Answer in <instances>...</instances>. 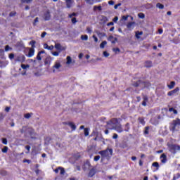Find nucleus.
I'll use <instances>...</instances> for the list:
<instances>
[{
  "instance_id": "obj_50",
  "label": "nucleus",
  "mask_w": 180,
  "mask_h": 180,
  "mask_svg": "<svg viewBox=\"0 0 180 180\" xmlns=\"http://www.w3.org/2000/svg\"><path fill=\"white\" fill-rule=\"evenodd\" d=\"M25 148L26 150H27V152H26V154H29V152L30 151V146H26Z\"/></svg>"
},
{
  "instance_id": "obj_28",
  "label": "nucleus",
  "mask_w": 180,
  "mask_h": 180,
  "mask_svg": "<svg viewBox=\"0 0 180 180\" xmlns=\"http://www.w3.org/2000/svg\"><path fill=\"white\" fill-rule=\"evenodd\" d=\"M156 8H158L159 9H163L164 8V5L160 4V3H158L156 4Z\"/></svg>"
},
{
  "instance_id": "obj_21",
  "label": "nucleus",
  "mask_w": 180,
  "mask_h": 180,
  "mask_svg": "<svg viewBox=\"0 0 180 180\" xmlns=\"http://www.w3.org/2000/svg\"><path fill=\"white\" fill-rule=\"evenodd\" d=\"M44 49H46L47 50H53V49H54V46L51 45V46H49L47 45V44H44Z\"/></svg>"
},
{
  "instance_id": "obj_49",
  "label": "nucleus",
  "mask_w": 180,
  "mask_h": 180,
  "mask_svg": "<svg viewBox=\"0 0 180 180\" xmlns=\"http://www.w3.org/2000/svg\"><path fill=\"white\" fill-rule=\"evenodd\" d=\"M150 129V127H145L144 134H148V129Z\"/></svg>"
},
{
  "instance_id": "obj_48",
  "label": "nucleus",
  "mask_w": 180,
  "mask_h": 180,
  "mask_svg": "<svg viewBox=\"0 0 180 180\" xmlns=\"http://www.w3.org/2000/svg\"><path fill=\"white\" fill-rule=\"evenodd\" d=\"M152 165L153 167H155L156 168H158V167H160V165L157 162H153Z\"/></svg>"
},
{
  "instance_id": "obj_58",
  "label": "nucleus",
  "mask_w": 180,
  "mask_h": 180,
  "mask_svg": "<svg viewBox=\"0 0 180 180\" xmlns=\"http://www.w3.org/2000/svg\"><path fill=\"white\" fill-rule=\"evenodd\" d=\"M52 54H53V56H54L55 57H58L59 53L57 52V51H55V52H53Z\"/></svg>"
},
{
  "instance_id": "obj_35",
  "label": "nucleus",
  "mask_w": 180,
  "mask_h": 180,
  "mask_svg": "<svg viewBox=\"0 0 180 180\" xmlns=\"http://www.w3.org/2000/svg\"><path fill=\"white\" fill-rule=\"evenodd\" d=\"M30 44L32 46V49H34V45L36 44V41H31Z\"/></svg>"
},
{
  "instance_id": "obj_53",
  "label": "nucleus",
  "mask_w": 180,
  "mask_h": 180,
  "mask_svg": "<svg viewBox=\"0 0 180 180\" xmlns=\"http://www.w3.org/2000/svg\"><path fill=\"white\" fill-rule=\"evenodd\" d=\"M38 22H39V18L37 17L34 20V23H33L34 26H36V23H37Z\"/></svg>"
},
{
  "instance_id": "obj_39",
  "label": "nucleus",
  "mask_w": 180,
  "mask_h": 180,
  "mask_svg": "<svg viewBox=\"0 0 180 180\" xmlns=\"http://www.w3.org/2000/svg\"><path fill=\"white\" fill-rule=\"evenodd\" d=\"M112 51H114V53H120V49L119 48H114L112 49Z\"/></svg>"
},
{
  "instance_id": "obj_37",
  "label": "nucleus",
  "mask_w": 180,
  "mask_h": 180,
  "mask_svg": "<svg viewBox=\"0 0 180 180\" xmlns=\"http://www.w3.org/2000/svg\"><path fill=\"white\" fill-rule=\"evenodd\" d=\"M9 50H12V48L9 45H6L5 46V51H9Z\"/></svg>"
},
{
  "instance_id": "obj_30",
  "label": "nucleus",
  "mask_w": 180,
  "mask_h": 180,
  "mask_svg": "<svg viewBox=\"0 0 180 180\" xmlns=\"http://www.w3.org/2000/svg\"><path fill=\"white\" fill-rule=\"evenodd\" d=\"M9 16H10V18H13V17L16 16V11H11L9 13Z\"/></svg>"
},
{
  "instance_id": "obj_11",
  "label": "nucleus",
  "mask_w": 180,
  "mask_h": 180,
  "mask_svg": "<svg viewBox=\"0 0 180 180\" xmlns=\"http://www.w3.org/2000/svg\"><path fill=\"white\" fill-rule=\"evenodd\" d=\"M179 91V88L176 87L174 90L169 91L167 95L168 96H172L173 95H175V94H176V92H178Z\"/></svg>"
},
{
  "instance_id": "obj_23",
  "label": "nucleus",
  "mask_w": 180,
  "mask_h": 180,
  "mask_svg": "<svg viewBox=\"0 0 180 180\" xmlns=\"http://www.w3.org/2000/svg\"><path fill=\"white\" fill-rule=\"evenodd\" d=\"M21 68H22V70H27V68H30V65L21 64Z\"/></svg>"
},
{
  "instance_id": "obj_60",
  "label": "nucleus",
  "mask_w": 180,
  "mask_h": 180,
  "mask_svg": "<svg viewBox=\"0 0 180 180\" xmlns=\"http://www.w3.org/2000/svg\"><path fill=\"white\" fill-rule=\"evenodd\" d=\"M113 22H115V23H116V22H117V20H119V17L116 16L113 18Z\"/></svg>"
},
{
  "instance_id": "obj_27",
  "label": "nucleus",
  "mask_w": 180,
  "mask_h": 180,
  "mask_svg": "<svg viewBox=\"0 0 180 180\" xmlns=\"http://www.w3.org/2000/svg\"><path fill=\"white\" fill-rule=\"evenodd\" d=\"M174 86H175V82H171L170 84L168 85V88L169 89H172V88H174Z\"/></svg>"
},
{
  "instance_id": "obj_6",
  "label": "nucleus",
  "mask_w": 180,
  "mask_h": 180,
  "mask_svg": "<svg viewBox=\"0 0 180 180\" xmlns=\"http://www.w3.org/2000/svg\"><path fill=\"white\" fill-rule=\"evenodd\" d=\"M54 47L59 52L64 51V50H65V49H66L65 46H61V44H60V43H55Z\"/></svg>"
},
{
  "instance_id": "obj_29",
  "label": "nucleus",
  "mask_w": 180,
  "mask_h": 180,
  "mask_svg": "<svg viewBox=\"0 0 180 180\" xmlns=\"http://www.w3.org/2000/svg\"><path fill=\"white\" fill-rule=\"evenodd\" d=\"M32 115H33L32 113H27L24 115V117L25 119H30V117H32Z\"/></svg>"
},
{
  "instance_id": "obj_62",
  "label": "nucleus",
  "mask_w": 180,
  "mask_h": 180,
  "mask_svg": "<svg viewBox=\"0 0 180 180\" xmlns=\"http://www.w3.org/2000/svg\"><path fill=\"white\" fill-rule=\"evenodd\" d=\"M108 4H109V5H115V1H113L112 0L109 1H108Z\"/></svg>"
},
{
  "instance_id": "obj_61",
  "label": "nucleus",
  "mask_w": 180,
  "mask_h": 180,
  "mask_svg": "<svg viewBox=\"0 0 180 180\" xmlns=\"http://www.w3.org/2000/svg\"><path fill=\"white\" fill-rule=\"evenodd\" d=\"M93 39H94V41H95L96 43H98V37H96V36L93 35Z\"/></svg>"
},
{
  "instance_id": "obj_34",
  "label": "nucleus",
  "mask_w": 180,
  "mask_h": 180,
  "mask_svg": "<svg viewBox=\"0 0 180 180\" xmlns=\"http://www.w3.org/2000/svg\"><path fill=\"white\" fill-rule=\"evenodd\" d=\"M130 126V124H129V123H127L126 124H125V129H124V131H129V129H130L129 127Z\"/></svg>"
},
{
  "instance_id": "obj_57",
  "label": "nucleus",
  "mask_w": 180,
  "mask_h": 180,
  "mask_svg": "<svg viewBox=\"0 0 180 180\" xmlns=\"http://www.w3.org/2000/svg\"><path fill=\"white\" fill-rule=\"evenodd\" d=\"M72 23H73V24L77 23V18H72Z\"/></svg>"
},
{
  "instance_id": "obj_33",
  "label": "nucleus",
  "mask_w": 180,
  "mask_h": 180,
  "mask_svg": "<svg viewBox=\"0 0 180 180\" xmlns=\"http://www.w3.org/2000/svg\"><path fill=\"white\" fill-rule=\"evenodd\" d=\"M96 34H97L98 37H103V36H105V33H102V32H99V31L96 32Z\"/></svg>"
},
{
  "instance_id": "obj_54",
  "label": "nucleus",
  "mask_w": 180,
  "mask_h": 180,
  "mask_svg": "<svg viewBox=\"0 0 180 180\" xmlns=\"http://www.w3.org/2000/svg\"><path fill=\"white\" fill-rule=\"evenodd\" d=\"M46 35H47V32H44L41 34V37L42 39H44V37H46Z\"/></svg>"
},
{
  "instance_id": "obj_42",
  "label": "nucleus",
  "mask_w": 180,
  "mask_h": 180,
  "mask_svg": "<svg viewBox=\"0 0 180 180\" xmlns=\"http://www.w3.org/2000/svg\"><path fill=\"white\" fill-rule=\"evenodd\" d=\"M140 84H141V82L139 81V82H136V83H134L133 85H134L135 87H137V86H140Z\"/></svg>"
},
{
  "instance_id": "obj_55",
  "label": "nucleus",
  "mask_w": 180,
  "mask_h": 180,
  "mask_svg": "<svg viewBox=\"0 0 180 180\" xmlns=\"http://www.w3.org/2000/svg\"><path fill=\"white\" fill-rule=\"evenodd\" d=\"M103 56H104V57H109V56H110V54H109V53H108L107 51H104Z\"/></svg>"
},
{
  "instance_id": "obj_36",
  "label": "nucleus",
  "mask_w": 180,
  "mask_h": 180,
  "mask_svg": "<svg viewBox=\"0 0 180 180\" xmlns=\"http://www.w3.org/2000/svg\"><path fill=\"white\" fill-rule=\"evenodd\" d=\"M22 4H30L32 0H21Z\"/></svg>"
},
{
  "instance_id": "obj_41",
  "label": "nucleus",
  "mask_w": 180,
  "mask_h": 180,
  "mask_svg": "<svg viewBox=\"0 0 180 180\" xmlns=\"http://www.w3.org/2000/svg\"><path fill=\"white\" fill-rule=\"evenodd\" d=\"M180 179V174H176L174 178H173V180H176V179Z\"/></svg>"
},
{
  "instance_id": "obj_8",
  "label": "nucleus",
  "mask_w": 180,
  "mask_h": 180,
  "mask_svg": "<svg viewBox=\"0 0 180 180\" xmlns=\"http://www.w3.org/2000/svg\"><path fill=\"white\" fill-rule=\"evenodd\" d=\"M54 171H55L56 174H58L59 171H60V175H64V174H65V170L64 169V168H63L61 167H58Z\"/></svg>"
},
{
  "instance_id": "obj_46",
  "label": "nucleus",
  "mask_w": 180,
  "mask_h": 180,
  "mask_svg": "<svg viewBox=\"0 0 180 180\" xmlns=\"http://www.w3.org/2000/svg\"><path fill=\"white\" fill-rule=\"evenodd\" d=\"M1 151L2 153H8V146H4Z\"/></svg>"
},
{
  "instance_id": "obj_13",
  "label": "nucleus",
  "mask_w": 180,
  "mask_h": 180,
  "mask_svg": "<svg viewBox=\"0 0 180 180\" xmlns=\"http://www.w3.org/2000/svg\"><path fill=\"white\" fill-rule=\"evenodd\" d=\"M34 56V48H30L29 53L27 54V57H33Z\"/></svg>"
},
{
  "instance_id": "obj_25",
  "label": "nucleus",
  "mask_w": 180,
  "mask_h": 180,
  "mask_svg": "<svg viewBox=\"0 0 180 180\" xmlns=\"http://www.w3.org/2000/svg\"><path fill=\"white\" fill-rule=\"evenodd\" d=\"M84 136L86 137L89 136V128H84Z\"/></svg>"
},
{
  "instance_id": "obj_56",
  "label": "nucleus",
  "mask_w": 180,
  "mask_h": 180,
  "mask_svg": "<svg viewBox=\"0 0 180 180\" xmlns=\"http://www.w3.org/2000/svg\"><path fill=\"white\" fill-rule=\"evenodd\" d=\"M119 6H122V4L120 3L116 4L115 6H114V8L115 9H117V8H119Z\"/></svg>"
},
{
  "instance_id": "obj_9",
  "label": "nucleus",
  "mask_w": 180,
  "mask_h": 180,
  "mask_svg": "<svg viewBox=\"0 0 180 180\" xmlns=\"http://www.w3.org/2000/svg\"><path fill=\"white\" fill-rule=\"evenodd\" d=\"M51 18V15H50V11H47L44 13L43 18L44 20H50V18Z\"/></svg>"
},
{
  "instance_id": "obj_18",
  "label": "nucleus",
  "mask_w": 180,
  "mask_h": 180,
  "mask_svg": "<svg viewBox=\"0 0 180 180\" xmlns=\"http://www.w3.org/2000/svg\"><path fill=\"white\" fill-rule=\"evenodd\" d=\"M90 167H91V163L89 162H86L82 168L84 171H86V169H88V168H89Z\"/></svg>"
},
{
  "instance_id": "obj_10",
  "label": "nucleus",
  "mask_w": 180,
  "mask_h": 180,
  "mask_svg": "<svg viewBox=\"0 0 180 180\" xmlns=\"http://www.w3.org/2000/svg\"><path fill=\"white\" fill-rule=\"evenodd\" d=\"M65 4H66V8L70 9V8L72 7V4H74V0H66Z\"/></svg>"
},
{
  "instance_id": "obj_63",
  "label": "nucleus",
  "mask_w": 180,
  "mask_h": 180,
  "mask_svg": "<svg viewBox=\"0 0 180 180\" xmlns=\"http://www.w3.org/2000/svg\"><path fill=\"white\" fill-rule=\"evenodd\" d=\"M72 16H77V13H73L72 14L69 15V18H72Z\"/></svg>"
},
{
  "instance_id": "obj_24",
  "label": "nucleus",
  "mask_w": 180,
  "mask_h": 180,
  "mask_svg": "<svg viewBox=\"0 0 180 180\" xmlns=\"http://www.w3.org/2000/svg\"><path fill=\"white\" fill-rule=\"evenodd\" d=\"M142 34H143V32L137 31L136 32V39H140V37L142 36Z\"/></svg>"
},
{
  "instance_id": "obj_51",
  "label": "nucleus",
  "mask_w": 180,
  "mask_h": 180,
  "mask_svg": "<svg viewBox=\"0 0 180 180\" xmlns=\"http://www.w3.org/2000/svg\"><path fill=\"white\" fill-rule=\"evenodd\" d=\"M86 30H87V32L89 33L90 34L91 33H92V29H91V27H87Z\"/></svg>"
},
{
  "instance_id": "obj_5",
  "label": "nucleus",
  "mask_w": 180,
  "mask_h": 180,
  "mask_svg": "<svg viewBox=\"0 0 180 180\" xmlns=\"http://www.w3.org/2000/svg\"><path fill=\"white\" fill-rule=\"evenodd\" d=\"M8 64H9V62L6 60V58H4V59H0V68L6 67Z\"/></svg>"
},
{
  "instance_id": "obj_52",
  "label": "nucleus",
  "mask_w": 180,
  "mask_h": 180,
  "mask_svg": "<svg viewBox=\"0 0 180 180\" xmlns=\"http://www.w3.org/2000/svg\"><path fill=\"white\" fill-rule=\"evenodd\" d=\"M122 19V20H127V19H129V15H123Z\"/></svg>"
},
{
  "instance_id": "obj_40",
  "label": "nucleus",
  "mask_w": 180,
  "mask_h": 180,
  "mask_svg": "<svg viewBox=\"0 0 180 180\" xmlns=\"http://www.w3.org/2000/svg\"><path fill=\"white\" fill-rule=\"evenodd\" d=\"M86 4H89V5H94V0H85Z\"/></svg>"
},
{
  "instance_id": "obj_12",
  "label": "nucleus",
  "mask_w": 180,
  "mask_h": 180,
  "mask_svg": "<svg viewBox=\"0 0 180 180\" xmlns=\"http://www.w3.org/2000/svg\"><path fill=\"white\" fill-rule=\"evenodd\" d=\"M25 60L26 57H25L24 55H20L17 58V61H19L20 63H25Z\"/></svg>"
},
{
  "instance_id": "obj_19",
  "label": "nucleus",
  "mask_w": 180,
  "mask_h": 180,
  "mask_svg": "<svg viewBox=\"0 0 180 180\" xmlns=\"http://www.w3.org/2000/svg\"><path fill=\"white\" fill-rule=\"evenodd\" d=\"M68 126L71 127L72 130H76L77 129V126H75V124L74 122H68Z\"/></svg>"
},
{
  "instance_id": "obj_44",
  "label": "nucleus",
  "mask_w": 180,
  "mask_h": 180,
  "mask_svg": "<svg viewBox=\"0 0 180 180\" xmlns=\"http://www.w3.org/2000/svg\"><path fill=\"white\" fill-rule=\"evenodd\" d=\"M2 143L6 146V144H8V140L6 138H3Z\"/></svg>"
},
{
  "instance_id": "obj_47",
  "label": "nucleus",
  "mask_w": 180,
  "mask_h": 180,
  "mask_svg": "<svg viewBox=\"0 0 180 180\" xmlns=\"http://www.w3.org/2000/svg\"><path fill=\"white\" fill-rule=\"evenodd\" d=\"M100 160H101L100 155H97L94 157V161L97 162V161H99Z\"/></svg>"
},
{
  "instance_id": "obj_64",
  "label": "nucleus",
  "mask_w": 180,
  "mask_h": 180,
  "mask_svg": "<svg viewBox=\"0 0 180 180\" xmlns=\"http://www.w3.org/2000/svg\"><path fill=\"white\" fill-rule=\"evenodd\" d=\"M117 137H118V136H117V134H114L113 136H112V139H117Z\"/></svg>"
},
{
  "instance_id": "obj_43",
  "label": "nucleus",
  "mask_w": 180,
  "mask_h": 180,
  "mask_svg": "<svg viewBox=\"0 0 180 180\" xmlns=\"http://www.w3.org/2000/svg\"><path fill=\"white\" fill-rule=\"evenodd\" d=\"M0 60H5V56H4V52H0Z\"/></svg>"
},
{
  "instance_id": "obj_38",
  "label": "nucleus",
  "mask_w": 180,
  "mask_h": 180,
  "mask_svg": "<svg viewBox=\"0 0 180 180\" xmlns=\"http://www.w3.org/2000/svg\"><path fill=\"white\" fill-rule=\"evenodd\" d=\"M37 60H38V61H41V55L39 53H38L37 56Z\"/></svg>"
},
{
  "instance_id": "obj_4",
  "label": "nucleus",
  "mask_w": 180,
  "mask_h": 180,
  "mask_svg": "<svg viewBox=\"0 0 180 180\" xmlns=\"http://www.w3.org/2000/svg\"><path fill=\"white\" fill-rule=\"evenodd\" d=\"M169 150L173 153V154H176V151H180V146L179 145L176 144H170L169 145Z\"/></svg>"
},
{
  "instance_id": "obj_7",
  "label": "nucleus",
  "mask_w": 180,
  "mask_h": 180,
  "mask_svg": "<svg viewBox=\"0 0 180 180\" xmlns=\"http://www.w3.org/2000/svg\"><path fill=\"white\" fill-rule=\"evenodd\" d=\"M61 68V63L60 61L56 60L53 66V72H56V70H60Z\"/></svg>"
},
{
  "instance_id": "obj_59",
  "label": "nucleus",
  "mask_w": 180,
  "mask_h": 180,
  "mask_svg": "<svg viewBox=\"0 0 180 180\" xmlns=\"http://www.w3.org/2000/svg\"><path fill=\"white\" fill-rule=\"evenodd\" d=\"M113 39H114L113 36L110 35V36L108 38V40L109 41H112L113 40Z\"/></svg>"
},
{
  "instance_id": "obj_26",
  "label": "nucleus",
  "mask_w": 180,
  "mask_h": 180,
  "mask_svg": "<svg viewBox=\"0 0 180 180\" xmlns=\"http://www.w3.org/2000/svg\"><path fill=\"white\" fill-rule=\"evenodd\" d=\"M71 63H72V59L71 58V56H68L66 63L68 65H70V64H71Z\"/></svg>"
},
{
  "instance_id": "obj_22",
  "label": "nucleus",
  "mask_w": 180,
  "mask_h": 180,
  "mask_svg": "<svg viewBox=\"0 0 180 180\" xmlns=\"http://www.w3.org/2000/svg\"><path fill=\"white\" fill-rule=\"evenodd\" d=\"M108 44V42L106 41H103L101 44H100V49H105V46Z\"/></svg>"
},
{
  "instance_id": "obj_14",
  "label": "nucleus",
  "mask_w": 180,
  "mask_h": 180,
  "mask_svg": "<svg viewBox=\"0 0 180 180\" xmlns=\"http://www.w3.org/2000/svg\"><path fill=\"white\" fill-rule=\"evenodd\" d=\"M134 25H136V22H130L127 24V27L129 29V30H131L134 29Z\"/></svg>"
},
{
  "instance_id": "obj_1",
  "label": "nucleus",
  "mask_w": 180,
  "mask_h": 180,
  "mask_svg": "<svg viewBox=\"0 0 180 180\" xmlns=\"http://www.w3.org/2000/svg\"><path fill=\"white\" fill-rule=\"evenodd\" d=\"M121 121V119H112L107 122L106 129H108L109 130H116L118 133H122V131H123V128H122V124H120Z\"/></svg>"
},
{
  "instance_id": "obj_32",
  "label": "nucleus",
  "mask_w": 180,
  "mask_h": 180,
  "mask_svg": "<svg viewBox=\"0 0 180 180\" xmlns=\"http://www.w3.org/2000/svg\"><path fill=\"white\" fill-rule=\"evenodd\" d=\"M81 39L84 40L85 41H86L88 40V35H82L81 36Z\"/></svg>"
},
{
  "instance_id": "obj_15",
  "label": "nucleus",
  "mask_w": 180,
  "mask_h": 180,
  "mask_svg": "<svg viewBox=\"0 0 180 180\" xmlns=\"http://www.w3.org/2000/svg\"><path fill=\"white\" fill-rule=\"evenodd\" d=\"M160 160L162 164H165V162H167V155L165 153L162 154L160 155Z\"/></svg>"
},
{
  "instance_id": "obj_2",
  "label": "nucleus",
  "mask_w": 180,
  "mask_h": 180,
  "mask_svg": "<svg viewBox=\"0 0 180 180\" xmlns=\"http://www.w3.org/2000/svg\"><path fill=\"white\" fill-rule=\"evenodd\" d=\"M98 154L101 155V161H103L105 158H108L110 155H112L113 154V150L106 149L104 150L99 151Z\"/></svg>"
},
{
  "instance_id": "obj_17",
  "label": "nucleus",
  "mask_w": 180,
  "mask_h": 180,
  "mask_svg": "<svg viewBox=\"0 0 180 180\" xmlns=\"http://www.w3.org/2000/svg\"><path fill=\"white\" fill-rule=\"evenodd\" d=\"M143 99L142 102L143 106H147V102H148V97H147V96H143Z\"/></svg>"
},
{
  "instance_id": "obj_45",
  "label": "nucleus",
  "mask_w": 180,
  "mask_h": 180,
  "mask_svg": "<svg viewBox=\"0 0 180 180\" xmlns=\"http://www.w3.org/2000/svg\"><path fill=\"white\" fill-rule=\"evenodd\" d=\"M8 57H9L10 60H13L15 58V54L10 53Z\"/></svg>"
},
{
  "instance_id": "obj_31",
  "label": "nucleus",
  "mask_w": 180,
  "mask_h": 180,
  "mask_svg": "<svg viewBox=\"0 0 180 180\" xmlns=\"http://www.w3.org/2000/svg\"><path fill=\"white\" fill-rule=\"evenodd\" d=\"M138 16H139V18H140V19H144V18H146V15L143 13H139L138 14Z\"/></svg>"
},
{
  "instance_id": "obj_16",
  "label": "nucleus",
  "mask_w": 180,
  "mask_h": 180,
  "mask_svg": "<svg viewBox=\"0 0 180 180\" xmlns=\"http://www.w3.org/2000/svg\"><path fill=\"white\" fill-rule=\"evenodd\" d=\"M145 67L146 68H151L153 67V62L150 60H147L145 62Z\"/></svg>"
},
{
  "instance_id": "obj_3",
  "label": "nucleus",
  "mask_w": 180,
  "mask_h": 180,
  "mask_svg": "<svg viewBox=\"0 0 180 180\" xmlns=\"http://www.w3.org/2000/svg\"><path fill=\"white\" fill-rule=\"evenodd\" d=\"M179 126H180V120L179 118H177L176 120L172 121L169 127V129L172 131H175V129H176V127H179Z\"/></svg>"
},
{
  "instance_id": "obj_20",
  "label": "nucleus",
  "mask_w": 180,
  "mask_h": 180,
  "mask_svg": "<svg viewBox=\"0 0 180 180\" xmlns=\"http://www.w3.org/2000/svg\"><path fill=\"white\" fill-rule=\"evenodd\" d=\"M95 174H96V172L95 171V169L93 168L89 172V176H90L91 178V176H94V175H95Z\"/></svg>"
}]
</instances>
